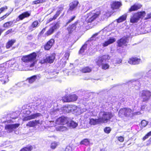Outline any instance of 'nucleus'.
<instances>
[{"mask_svg":"<svg viewBox=\"0 0 151 151\" xmlns=\"http://www.w3.org/2000/svg\"><path fill=\"white\" fill-rule=\"evenodd\" d=\"M30 15V13L28 12H26L20 14L18 17L19 19L22 20L25 18L28 17Z\"/></svg>","mask_w":151,"mask_h":151,"instance_id":"a878e982","label":"nucleus"},{"mask_svg":"<svg viewBox=\"0 0 151 151\" xmlns=\"http://www.w3.org/2000/svg\"><path fill=\"white\" fill-rule=\"evenodd\" d=\"M127 16V15L126 14H124L116 20L117 22L120 23L125 20L126 19Z\"/></svg>","mask_w":151,"mask_h":151,"instance_id":"c756f323","label":"nucleus"},{"mask_svg":"<svg viewBox=\"0 0 151 151\" xmlns=\"http://www.w3.org/2000/svg\"><path fill=\"white\" fill-rule=\"evenodd\" d=\"M118 139L119 141L121 142H123L124 141V137L122 136L118 137Z\"/></svg>","mask_w":151,"mask_h":151,"instance_id":"680f3d73","label":"nucleus"},{"mask_svg":"<svg viewBox=\"0 0 151 151\" xmlns=\"http://www.w3.org/2000/svg\"><path fill=\"white\" fill-rule=\"evenodd\" d=\"M39 23L37 21H35L33 22L30 27V29H31L32 28H36L37 27L39 24Z\"/></svg>","mask_w":151,"mask_h":151,"instance_id":"79ce46f5","label":"nucleus"},{"mask_svg":"<svg viewBox=\"0 0 151 151\" xmlns=\"http://www.w3.org/2000/svg\"><path fill=\"white\" fill-rule=\"evenodd\" d=\"M7 9V8L6 6L1 8L0 9V13L3 12L5 9Z\"/></svg>","mask_w":151,"mask_h":151,"instance_id":"e2e57ef3","label":"nucleus"},{"mask_svg":"<svg viewBox=\"0 0 151 151\" xmlns=\"http://www.w3.org/2000/svg\"><path fill=\"white\" fill-rule=\"evenodd\" d=\"M32 146L30 145L27 147L23 148L20 151H31L32 149Z\"/></svg>","mask_w":151,"mask_h":151,"instance_id":"4c0bfd02","label":"nucleus"},{"mask_svg":"<svg viewBox=\"0 0 151 151\" xmlns=\"http://www.w3.org/2000/svg\"><path fill=\"white\" fill-rule=\"evenodd\" d=\"M14 32V31L12 29H9V30L7 31L6 32L5 34L6 35H7L8 34H9L10 33H12V32Z\"/></svg>","mask_w":151,"mask_h":151,"instance_id":"052dcab7","label":"nucleus"},{"mask_svg":"<svg viewBox=\"0 0 151 151\" xmlns=\"http://www.w3.org/2000/svg\"><path fill=\"white\" fill-rule=\"evenodd\" d=\"M107 61L106 62H105L104 63L101 65V68L102 69L106 70L109 68V66L108 64L107 63Z\"/></svg>","mask_w":151,"mask_h":151,"instance_id":"f704fd0d","label":"nucleus"},{"mask_svg":"<svg viewBox=\"0 0 151 151\" xmlns=\"http://www.w3.org/2000/svg\"><path fill=\"white\" fill-rule=\"evenodd\" d=\"M55 54H52L50 55L47 56L45 59L42 60L40 63L42 64L45 63H53L55 59Z\"/></svg>","mask_w":151,"mask_h":151,"instance_id":"0eeeda50","label":"nucleus"},{"mask_svg":"<svg viewBox=\"0 0 151 151\" xmlns=\"http://www.w3.org/2000/svg\"><path fill=\"white\" fill-rule=\"evenodd\" d=\"M76 29L75 24H72L71 25H69L67 28V30L69 34L72 33Z\"/></svg>","mask_w":151,"mask_h":151,"instance_id":"cd10ccee","label":"nucleus"},{"mask_svg":"<svg viewBox=\"0 0 151 151\" xmlns=\"http://www.w3.org/2000/svg\"><path fill=\"white\" fill-rule=\"evenodd\" d=\"M57 145L58 144L56 142H53L51 143V148L53 149H55Z\"/></svg>","mask_w":151,"mask_h":151,"instance_id":"864d4df0","label":"nucleus"},{"mask_svg":"<svg viewBox=\"0 0 151 151\" xmlns=\"http://www.w3.org/2000/svg\"><path fill=\"white\" fill-rule=\"evenodd\" d=\"M134 112V110L129 108H124L120 109L119 112V116L121 117H129L131 116Z\"/></svg>","mask_w":151,"mask_h":151,"instance_id":"f03ea898","label":"nucleus"},{"mask_svg":"<svg viewBox=\"0 0 151 151\" xmlns=\"http://www.w3.org/2000/svg\"><path fill=\"white\" fill-rule=\"evenodd\" d=\"M13 23V21H10L7 22L4 24L3 27H7L12 26Z\"/></svg>","mask_w":151,"mask_h":151,"instance_id":"ea45409f","label":"nucleus"},{"mask_svg":"<svg viewBox=\"0 0 151 151\" xmlns=\"http://www.w3.org/2000/svg\"><path fill=\"white\" fill-rule=\"evenodd\" d=\"M91 68L88 67L83 68L82 69V72L84 73H89L91 72Z\"/></svg>","mask_w":151,"mask_h":151,"instance_id":"58836bf2","label":"nucleus"},{"mask_svg":"<svg viewBox=\"0 0 151 151\" xmlns=\"http://www.w3.org/2000/svg\"><path fill=\"white\" fill-rule=\"evenodd\" d=\"M36 56V54L33 52L30 55L23 57L22 59L23 62H33L35 60Z\"/></svg>","mask_w":151,"mask_h":151,"instance_id":"423d86ee","label":"nucleus"},{"mask_svg":"<svg viewBox=\"0 0 151 151\" xmlns=\"http://www.w3.org/2000/svg\"><path fill=\"white\" fill-rule=\"evenodd\" d=\"M69 126L72 128H74L78 126V124L74 121H71L70 122L68 123Z\"/></svg>","mask_w":151,"mask_h":151,"instance_id":"72a5a7b5","label":"nucleus"},{"mask_svg":"<svg viewBox=\"0 0 151 151\" xmlns=\"http://www.w3.org/2000/svg\"><path fill=\"white\" fill-rule=\"evenodd\" d=\"M127 84H128L130 86H137L138 87L140 86V84L138 81L131 80L129 81L127 83Z\"/></svg>","mask_w":151,"mask_h":151,"instance_id":"6ab92c4d","label":"nucleus"},{"mask_svg":"<svg viewBox=\"0 0 151 151\" xmlns=\"http://www.w3.org/2000/svg\"><path fill=\"white\" fill-rule=\"evenodd\" d=\"M11 13V12H10L9 13H6L5 15L0 18V21H1L4 19L6 17L8 16L9 14Z\"/></svg>","mask_w":151,"mask_h":151,"instance_id":"6e6d98bb","label":"nucleus"},{"mask_svg":"<svg viewBox=\"0 0 151 151\" xmlns=\"http://www.w3.org/2000/svg\"><path fill=\"white\" fill-rule=\"evenodd\" d=\"M15 42L16 40L14 39L9 41L7 43L6 46V48H9L10 47H12Z\"/></svg>","mask_w":151,"mask_h":151,"instance_id":"2f4dec72","label":"nucleus"},{"mask_svg":"<svg viewBox=\"0 0 151 151\" xmlns=\"http://www.w3.org/2000/svg\"><path fill=\"white\" fill-rule=\"evenodd\" d=\"M115 41L116 39L115 38L111 37L107 41L105 42L104 43H102V45L103 47H106L109 45L114 42Z\"/></svg>","mask_w":151,"mask_h":151,"instance_id":"412c9836","label":"nucleus"},{"mask_svg":"<svg viewBox=\"0 0 151 151\" xmlns=\"http://www.w3.org/2000/svg\"><path fill=\"white\" fill-rule=\"evenodd\" d=\"M83 10L86 12L89 10L92 9L91 4V3L88 2L87 3H85L84 4L83 6Z\"/></svg>","mask_w":151,"mask_h":151,"instance_id":"4be33fe9","label":"nucleus"},{"mask_svg":"<svg viewBox=\"0 0 151 151\" xmlns=\"http://www.w3.org/2000/svg\"><path fill=\"white\" fill-rule=\"evenodd\" d=\"M39 123V120H33L29 122L27 124L26 126L29 127H34L37 125Z\"/></svg>","mask_w":151,"mask_h":151,"instance_id":"393cba45","label":"nucleus"},{"mask_svg":"<svg viewBox=\"0 0 151 151\" xmlns=\"http://www.w3.org/2000/svg\"><path fill=\"white\" fill-rule=\"evenodd\" d=\"M78 109V107L76 106L70 105L68 106L67 107H65L64 110L68 113L72 112L77 113Z\"/></svg>","mask_w":151,"mask_h":151,"instance_id":"f8f14e48","label":"nucleus"},{"mask_svg":"<svg viewBox=\"0 0 151 151\" xmlns=\"http://www.w3.org/2000/svg\"><path fill=\"white\" fill-rule=\"evenodd\" d=\"M42 77L41 75L40 74L33 76L30 77L28 78L27 80L29 83H32L34 82L36 80H39Z\"/></svg>","mask_w":151,"mask_h":151,"instance_id":"9b49d317","label":"nucleus"},{"mask_svg":"<svg viewBox=\"0 0 151 151\" xmlns=\"http://www.w3.org/2000/svg\"><path fill=\"white\" fill-rule=\"evenodd\" d=\"M127 39L126 37H123L117 41L118 46L119 47H123V46L127 45Z\"/></svg>","mask_w":151,"mask_h":151,"instance_id":"4468645a","label":"nucleus"},{"mask_svg":"<svg viewBox=\"0 0 151 151\" xmlns=\"http://www.w3.org/2000/svg\"><path fill=\"white\" fill-rule=\"evenodd\" d=\"M86 109L85 108L81 109V108H78L77 110V113L79 114H80L83 113V112L86 111Z\"/></svg>","mask_w":151,"mask_h":151,"instance_id":"37998d69","label":"nucleus"},{"mask_svg":"<svg viewBox=\"0 0 151 151\" xmlns=\"http://www.w3.org/2000/svg\"><path fill=\"white\" fill-rule=\"evenodd\" d=\"M15 63V61L14 60H10L8 62L9 66L11 67Z\"/></svg>","mask_w":151,"mask_h":151,"instance_id":"5fc2aeb1","label":"nucleus"},{"mask_svg":"<svg viewBox=\"0 0 151 151\" xmlns=\"http://www.w3.org/2000/svg\"><path fill=\"white\" fill-rule=\"evenodd\" d=\"M57 129L59 131H63L66 130L67 128L65 126H62L58 127Z\"/></svg>","mask_w":151,"mask_h":151,"instance_id":"a18cd8bd","label":"nucleus"},{"mask_svg":"<svg viewBox=\"0 0 151 151\" xmlns=\"http://www.w3.org/2000/svg\"><path fill=\"white\" fill-rule=\"evenodd\" d=\"M111 130V129L109 127H105L104 129V132L107 134L109 133L110 132Z\"/></svg>","mask_w":151,"mask_h":151,"instance_id":"8fccbe9b","label":"nucleus"},{"mask_svg":"<svg viewBox=\"0 0 151 151\" xmlns=\"http://www.w3.org/2000/svg\"><path fill=\"white\" fill-rule=\"evenodd\" d=\"M72 148L70 146H68L65 149V151H72Z\"/></svg>","mask_w":151,"mask_h":151,"instance_id":"bf43d9fd","label":"nucleus"},{"mask_svg":"<svg viewBox=\"0 0 151 151\" xmlns=\"http://www.w3.org/2000/svg\"><path fill=\"white\" fill-rule=\"evenodd\" d=\"M55 31L51 27L48 30L46 33L47 36H49L52 34Z\"/></svg>","mask_w":151,"mask_h":151,"instance_id":"49530a36","label":"nucleus"},{"mask_svg":"<svg viewBox=\"0 0 151 151\" xmlns=\"http://www.w3.org/2000/svg\"><path fill=\"white\" fill-rule=\"evenodd\" d=\"M150 18H151V13L147 14V17L145 18V19H150Z\"/></svg>","mask_w":151,"mask_h":151,"instance_id":"774afa93","label":"nucleus"},{"mask_svg":"<svg viewBox=\"0 0 151 151\" xmlns=\"http://www.w3.org/2000/svg\"><path fill=\"white\" fill-rule=\"evenodd\" d=\"M148 122L145 120H143L141 122V125L143 127H145L147 124Z\"/></svg>","mask_w":151,"mask_h":151,"instance_id":"3c124183","label":"nucleus"},{"mask_svg":"<svg viewBox=\"0 0 151 151\" xmlns=\"http://www.w3.org/2000/svg\"><path fill=\"white\" fill-rule=\"evenodd\" d=\"M55 74H57V73H55V72H51V71H50V72H48V74H49V75H51V76H52L53 75H54L55 74Z\"/></svg>","mask_w":151,"mask_h":151,"instance_id":"338daca9","label":"nucleus"},{"mask_svg":"<svg viewBox=\"0 0 151 151\" xmlns=\"http://www.w3.org/2000/svg\"><path fill=\"white\" fill-rule=\"evenodd\" d=\"M122 5L121 2L114 1L112 2L111 4V7L113 9H117L119 8Z\"/></svg>","mask_w":151,"mask_h":151,"instance_id":"b1692460","label":"nucleus"},{"mask_svg":"<svg viewBox=\"0 0 151 151\" xmlns=\"http://www.w3.org/2000/svg\"><path fill=\"white\" fill-rule=\"evenodd\" d=\"M141 6L142 5L140 4H135L131 7L129 10L128 12H130L132 11L137 10L140 9Z\"/></svg>","mask_w":151,"mask_h":151,"instance_id":"aec40b11","label":"nucleus"},{"mask_svg":"<svg viewBox=\"0 0 151 151\" xmlns=\"http://www.w3.org/2000/svg\"><path fill=\"white\" fill-rule=\"evenodd\" d=\"M141 96L143 101H147L151 96V92L148 90L143 91L142 92Z\"/></svg>","mask_w":151,"mask_h":151,"instance_id":"6e6552de","label":"nucleus"},{"mask_svg":"<svg viewBox=\"0 0 151 151\" xmlns=\"http://www.w3.org/2000/svg\"><path fill=\"white\" fill-rule=\"evenodd\" d=\"M69 55L70 54L68 52H66L65 54L64 57L66 60H68V59Z\"/></svg>","mask_w":151,"mask_h":151,"instance_id":"13d9d810","label":"nucleus"},{"mask_svg":"<svg viewBox=\"0 0 151 151\" xmlns=\"http://www.w3.org/2000/svg\"><path fill=\"white\" fill-rule=\"evenodd\" d=\"M99 32L96 33L94 34L88 40L92 41V40H96V39H98L97 36Z\"/></svg>","mask_w":151,"mask_h":151,"instance_id":"c9c22d12","label":"nucleus"},{"mask_svg":"<svg viewBox=\"0 0 151 151\" xmlns=\"http://www.w3.org/2000/svg\"><path fill=\"white\" fill-rule=\"evenodd\" d=\"M42 103H40V104H38V105H36V106H37V108H36V109H42L43 108V106H42Z\"/></svg>","mask_w":151,"mask_h":151,"instance_id":"69168bd1","label":"nucleus"},{"mask_svg":"<svg viewBox=\"0 0 151 151\" xmlns=\"http://www.w3.org/2000/svg\"><path fill=\"white\" fill-rule=\"evenodd\" d=\"M110 16V14L109 13L104 12L103 13V16L101 17V19L104 20L106 19H107Z\"/></svg>","mask_w":151,"mask_h":151,"instance_id":"a19ab883","label":"nucleus"},{"mask_svg":"<svg viewBox=\"0 0 151 151\" xmlns=\"http://www.w3.org/2000/svg\"><path fill=\"white\" fill-rule=\"evenodd\" d=\"M70 99L68 97L63 98L62 101L64 102H70L71 101H74L76 100L77 99V97L76 95H73L69 97Z\"/></svg>","mask_w":151,"mask_h":151,"instance_id":"f3484780","label":"nucleus"},{"mask_svg":"<svg viewBox=\"0 0 151 151\" xmlns=\"http://www.w3.org/2000/svg\"><path fill=\"white\" fill-rule=\"evenodd\" d=\"M100 14V11L95 12V11H92L85 16L86 18V20L88 22H91L97 18Z\"/></svg>","mask_w":151,"mask_h":151,"instance_id":"7ed1b4c3","label":"nucleus"},{"mask_svg":"<svg viewBox=\"0 0 151 151\" xmlns=\"http://www.w3.org/2000/svg\"><path fill=\"white\" fill-rule=\"evenodd\" d=\"M60 22L59 21H58L56 23H55L53 26L51 28L55 31L58 29L60 26Z\"/></svg>","mask_w":151,"mask_h":151,"instance_id":"473e14b6","label":"nucleus"},{"mask_svg":"<svg viewBox=\"0 0 151 151\" xmlns=\"http://www.w3.org/2000/svg\"><path fill=\"white\" fill-rule=\"evenodd\" d=\"M113 114L109 112L101 111L99 116L102 123H106L113 116Z\"/></svg>","mask_w":151,"mask_h":151,"instance_id":"f257e3e1","label":"nucleus"},{"mask_svg":"<svg viewBox=\"0 0 151 151\" xmlns=\"http://www.w3.org/2000/svg\"><path fill=\"white\" fill-rule=\"evenodd\" d=\"M55 41L53 39H51L47 42L44 46L45 50H49L54 43Z\"/></svg>","mask_w":151,"mask_h":151,"instance_id":"dca6fc26","label":"nucleus"},{"mask_svg":"<svg viewBox=\"0 0 151 151\" xmlns=\"http://www.w3.org/2000/svg\"><path fill=\"white\" fill-rule=\"evenodd\" d=\"M89 144V142L88 139H84L80 142L81 145H88Z\"/></svg>","mask_w":151,"mask_h":151,"instance_id":"c03bdc74","label":"nucleus"},{"mask_svg":"<svg viewBox=\"0 0 151 151\" xmlns=\"http://www.w3.org/2000/svg\"><path fill=\"white\" fill-rule=\"evenodd\" d=\"M145 14V11H142L133 14L131 17L130 22L133 23L137 22L140 19L143 18Z\"/></svg>","mask_w":151,"mask_h":151,"instance_id":"20e7f679","label":"nucleus"},{"mask_svg":"<svg viewBox=\"0 0 151 151\" xmlns=\"http://www.w3.org/2000/svg\"><path fill=\"white\" fill-rule=\"evenodd\" d=\"M78 4L79 2L77 0H75L71 2L69 5V8L68 10L71 11L76 10L78 7Z\"/></svg>","mask_w":151,"mask_h":151,"instance_id":"ddd939ff","label":"nucleus"},{"mask_svg":"<svg viewBox=\"0 0 151 151\" xmlns=\"http://www.w3.org/2000/svg\"><path fill=\"white\" fill-rule=\"evenodd\" d=\"M76 17V16H74L72 17L70 19L68 20V21L67 22V24L71 22L72 21L74 20Z\"/></svg>","mask_w":151,"mask_h":151,"instance_id":"4d7b16f0","label":"nucleus"},{"mask_svg":"<svg viewBox=\"0 0 151 151\" xmlns=\"http://www.w3.org/2000/svg\"><path fill=\"white\" fill-rule=\"evenodd\" d=\"M41 115V114L39 113H37L31 115L30 116L25 117L23 119L24 121H27L34 119L36 118Z\"/></svg>","mask_w":151,"mask_h":151,"instance_id":"2eb2a0df","label":"nucleus"},{"mask_svg":"<svg viewBox=\"0 0 151 151\" xmlns=\"http://www.w3.org/2000/svg\"><path fill=\"white\" fill-rule=\"evenodd\" d=\"M68 123V119L64 116H62L57 119L55 122V123L57 124L64 125Z\"/></svg>","mask_w":151,"mask_h":151,"instance_id":"1a4fd4ad","label":"nucleus"},{"mask_svg":"<svg viewBox=\"0 0 151 151\" xmlns=\"http://www.w3.org/2000/svg\"><path fill=\"white\" fill-rule=\"evenodd\" d=\"M110 58V57L108 55H103L96 58L95 61L97 65L100 66L105 62L109 60Z\"/></svg>","mask_w":151,"mask_h":151,"instance_id":"39448f33","label":"nucleus"},{"mask_svg":"<svg viewBox=\"0 0 151 151\" xmlns=\"http://www.w3.org/2000/svg\"><path fill=\"white\" fill-rule=\"evenodd\" d=\"M8 76H4L0 77V80L2 82L3 84H5L9 81Z\"/></svg>","mask_w":151,"mask_h":151,"instance_id":"7c9ffc66","label":"nucleus"},{"mask_svg":"<svg viewBox=\"0 0 151 151\" xmlns=\"http://www.w3.org/2000/svg\"><path fill=\"white\" fill-rule=\"evenodd\" d=\"M122 62V60L119 59H117L116 60V64H119L121 63Z\"/></svg>","mask_w":151,"mask_h":151,"instance_id":"0e129e2a","label":"nucleus"},{"mask_svg":"<svg viewBox=\"0 0 151 151\" xmlns=\"http://www.w3.org/2000/svg\"><path fill=\"white\" fill-rule=\"evenodd\" d=\"M99 32L96 33L94 34L88 40L92 41V40H96V39H98L97 36Z\"/></svg>","mask_w":151,"mask_h":151,"instance_id":"e433bc0d","label":"nucleus"},{"mask_svg":"<svg viewBox=\"0 0 151 151\" xmlns=\"http://www.w3.org/2000/svg\"><path fill=\"white\" fill-rule=\"evenodd\" d=\"M4 69L5 68L3 65H0V76L4 72Z\"/></svg>","mask_w":151,"mask_h":151,"instance_id":"603ef678","label":"nucleus"},{"mask_svg":"<svg viewBox=\"0 0 151 151\" xmlns=\"http://www.w3.org/2000/svg\"><path fill=\"white\" fill-rule=\"evenodd\" d=\"M89 123L91 125H96L98 124H102L99 118L97 119H94L91 118L90 119Z\"/></svg>","mask_w":151,"mask_h":151,"instance_id":"5701e85b","label":"nucleus"},{"mask_svg":"<svg viewBox=\"0 0 151 151\" xmlns=\"http://www.w3.org/2000/svg\"><path fill=\"white\" fill-rule=\"evenodd\" d=\"M63 8L62 7H60L58 10L56 12V14L54 16V19H56L57 17L59 16L61 12L63 11Z\"/></svg>","mask_w":151,"mask_h":151,"instance_id":"c85d7f7f","label":"nucleus"},{"mask_svg":"<svg viewBox=\"0 0 151 151\" xmlns=\"http://www.w3.org/2000/svg\"><path fill=\"white\" fill-rule=\"evenodd\" d=\"M19 125V124H7L5 126V129L8 132H12L14 129L18 127Z\"/></svg>","mask_w":151,"mask_h":151,"instance_id":"9d476101","label":"nucleus"},{"mask_svg":"<svg viewBox=\"0 0 151 151\" xmlns=\"http://www.w3.org/2000/svg\"><path fill=\"white\" fill-rule=\"evenodd\" d=\"M76 29L79 30L80 29L83 24V23L81 21H78L74 24Z\"/></svg>","mask_w":151,"mask_h":151,"instance_id":"bb28decb","label":"nucleus"},{"mask_svg":"<svg viewBox=\"0 0 151 151\" xmlns=\"http://www.w3.org/2000/svg\"><path fill=\"white\" fill-rule=\"evenodd\" d=\"M145 78L146 79V78H150L151 79V70L149 71L145 74Z\"/></svg>","mask_w":151,"mask_h":151,"instance_id":"09e8293b","label":"nucleus"},{"mask_svg":"<svg viewBox=\"0 0 151 151\" xmlns=\"http://www.w3.org/2000/svg\"><path fill=\"white\" fill-rule=\"evenodd\" d=\"M87 44H84L80 49L79 51V53H82L84 52L86 48Z\"/></svg>","mask_w":151,"mask_h":151,"instance_id":"de8ad7c7","label":"nucleus"},{"mask_svg":"<svg viewBox=\"0 0 151 151\" xmlns=\"http://www.w3.org/2000/svg\"><path fill=\"white\" fill-rule=\"evenodd\" d=\"M141 61L140 59L137 58H132L130 59L128 61V63L131 64L135 65L139 63Z\"/></svg>","mask_w":151,"mask_h":151,"instance_id":"a211bd4d","label":"nucleus"}]
</instances>
